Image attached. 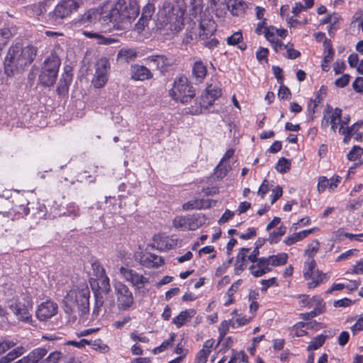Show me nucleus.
<instances>
[{
  "label": "nucleus",
  "instance_id": "1",
  "mask_svg": "<svg viewBox=\"0 0 363 363\" xmlns=\"http://www.w3.org/2000/svg\"><path fill=\"white\" fill-rule=\"evenodd\" d=\"M139 14L136 0H118L102 16V24H110L116 30L128 29Z\"/></svg>",
  "mask_w": 363,
  "mask_h": 363
},
{
  "label": "nucleus",
  "instance_id": "2",
  "mask_svg": "<svg viewBox=\"0 0 363 363\" xmlns=\"http://www.w3.org/2000/svg\"><path fill=\"white\" fill-rule=\"evenodd\" d=\"M36 53V49L31 45L23 47L20 43L12 45L4 60L6 75L11 77L24 71L34 60Z\"/></svg>",
  "mask_w": 363,
  "mask_h": 363
},
{
  "label": "nucleus",
  "instance_id": "3",
  "mask_svg": "<svg viewBox=\"0 0 363 363\" xmlns=\"http://www.w3.org/2000/svg\"><path fill=\"white\" fill-rule=\"evenodd\" d=\"M90 291L87 286L72 289L67 291L63 299V309L74 321L77 315L82 316L89 311Z\"/></svg>",
  "mask_w": 363,
  "mask_h": 363
},
{
  "label": "nucleus",
  "instance_id": "4",
  "mask_svg": "<svg viewBox=\"0 0 363 363\" xmlns=\"http://www.w3.org/2000/svg\"><path fill=\"white\" fill-rule=\"evenodd\" d=\"M184 10L177 4L164 1L157 13L159 28L178 33L184 26Z\"/></svg>",
  "mask_w": 363,
  "mask_h": 363
},
{
  "label": "nucleus",
  "instance_id": "5",
  "mask_svg": "<svg viewBox=\"0 0 363 363\" xmlns=\"http://www.w3.org/2000/svg\"><path fill=\"white\" fill-rule=\"evenodd\" d=\"M94 270H96V274L99 277L97 280L98 289H94L95 303L93 309V315L97 316L104 303V296L109 294L111 291V286L109 284V278L104 275V269L99 264L94 263L93 264Z\"/></svg>",
  "mask_w": 363,
  "mask_h": 363
},
{
  "label": "nucleus",
  "instance_id": "6",
  "mask_svg": "<svg viewBox=\"0 0 363 363\" xmlns=\"http://www.w3.org/2000/svg\"><path fill=\"white\" fill-rule=\"evenodd\" d=\"M169 95L175 101L186 104L194 98L196 92L188 79L180 76L175 78Z\"/></svg>",
  "mask_w": 363,
  "mask_h": 363
},
{
  "label": "nucleus",
  "instance_id": "7",
  "mask_svg": "<svg viewBox=\"0 0 363 363\" xmlns=\"http://www.w3.org/2000/svg\"><path fill=\"white\" fill-rule=\"evenodd\" d=\"M82 0H60L52 11L49 12L48 21L52 24H60L80 6Z\"/></svg>",
  "mask_w": 363,
  "mask_h": 363
},
{
  "label": "nucleus",
  "instance_id": "8",
  "mask_svg": "<svg viewBox=\"0 0 363 363\" xmlns=\"http://www.w3.org/2000/svg\"><path fill=\"white\" fill-rule=\"evenodd\" d=\"M220 0H210L211 6L217 16H223L228 9L232 15L239 16L242 15L247 8V4L242 0H223L220 5L218 4Z\"/></svg>",
  "mask_w": 363,
  "mask_h": 363
},
{
  "label": "nucleus",
  "instance_id": "9",
  "mask_svg": "<svg viewBox=\"0 0 363 363\" xmlns=\"http://www.w3.org/2000/svg\"><path fill=\"white\" fill-rule=\"evenodd\" d=\"M60 66V60L58 57L52 55L48 57L39 76L40 82L46 86H52L56 82Z\"/></svg>",
  "mask_w": 363,
  "mask_h": 363
},
{
  "label": "nucleus",
  "instance_id": "10",
  "mask_svg": "<svg viewBox=\"0 0 363 363\" xmlns=\"http://www.w3.org/2000/svg\"><path fill=\"white\" fill-rule=\"evenodd\" d=\"M113 288L118 310H128L134 303V297L132 291L125 284L121 281L115 282Z\"/></svg>",
  "mask_w": 363,
  "mask_h": 363
},
{
  "label": "nucleus",
  "instance_id": "11",
  "mask_svg": "<svg viewBox=\"0 0 363 363\" xmlns=\"http://www.w3.org/2000/svg\"><path fill=\"white\" fill-rule=\"evenodd\" d=\"M96 70L92 83L96 88L103 87L108 81L110 63L106 57L99 59L95 65Z\"/></svg>",
  "mask_w": 363,
  "mask_h": 363
},
{
  "label": "nucleus",
  "instance_id": "12",
  "mask_svg": "<svg viewBox=\"0 0 363 363\" xmlns=\"http://www.w3.org/2000/svg\"><path fill=\"white\" fill-rule=\"evenodd\" d=\"M120 274L122 277L126 281L130 282L133 287L140 289L145 286L149 282L147 277L143 274L138 273L132 269L121 267L119 269Z\"/></svg>",
  "mask_w": 363,
  "mask_h": 363
},
{
  "label": "nucleus",
  "instance_id": "13",
  "mask_svg": "<svg viewBox=\"0 0 363 363\" xmlns=\"http://www.w3.org/2000/svg\"><path fill=\"white\" fill-rule=\"evenodd\" d=\"M203 218L204 217L200 215H194L188 217L177 216L173 220V225L176 228L193 230L202 225Z\"/></svg>",
  "mask_w": 363,
  "mask_h": 363
},
{
  "label": "nucleus",
  "instance_id": "14",
  "mask_svg": "<svg viewBox=\"0 0 363 363\" xmlns=\"http://www.w3.org/2000/svg\"><path fill=\"white\" fill-rule=\"evenodd\" d=\"M221 96V89L218 84H208L201 95V108L207 109L212 106L214 101Z\"/></svg>",
  "mask_w": 363,
  "mask_h": 363
},
{
  "label": "nucleus",
  "instance_id": "15",
  "mask_svg": "<svg viewBox=\"0 0 363 363\" xmlns=\"http://www.w3.org/2000/svg\"><path fill=\"white\" fill-rule=\"evenodd\" d=\"M101 9H92L86 11L79 17L78 20L79 25L80 26H89L99 21L102 23V16L104 15Z\"/></svg>",
  "mask_w": 363,
  "mask_h": 363
},
{
  "label": "nucleus",
  "instance_id": "16",
  "mask_svg": "<svg viewBox=\"0 0 363 363\" xmlns=\"http://www.w3.org/2000/svg\"><path fill=\"white\" fill-rule=\"evenodd\" d=\"M57 312V305L50 301L42 303L36 311V316L40 320H46L54 316Z\"/></svg>",
  "mask_w": 363,
  "mask_h": 363
},
{
  "label": "nucleus",
  "instance_id": "17",
  "mask_svg": "<svg viewBox=\"0 0 363 363\" xmlns=\"http://www.w3.org/2000/svg\"><path fill=\"white\" fill-rule=\"evenodd\" d=\"M31 306L29 303L27 304L21 301H17L14 304L10 305L12 312L16 315L19 320L28 323L31 320L30 309Z\"/></svg>",
  "mask_w": 363,
  "mask_h": 363
},
{
  "label": "nucleus",
  "instance_id": "18",
  "mask_svg": "<svg viewBox=\"0 0 363 363\" xmlns=\"http://www.w3.org/2000/svg\"><path fill=\"white\" fill-rule=\"evenodd\" d=\"M145 61L149 66H152L161 72L167 71L171 65V60L163 55H154L148 56Z\"/></svg>",
  "mask_w": 363,
  "mask_h": 363
},
{
  "label": "nucleus",
  "instance_id": "19",
  "mask_svg": "<svg viewBox=\"0 0 363 363\" xmlns=\"http://www.w3.org/2000/svg\"><path fill=\"white\" fill-rule=\"evenodd\" d=\"M250 273L255 277H260L272 271V267L267 257H259L257 262L253 263L250 267Z\"/></svg>",
  "mask_w": 363,
  "mask_h": 363
},
{
  "label": "nucleus",
  "instance_id": "20",
  "mask_svg": "<svg viewBox=\"0 0 363 363\" xmlns=\"http://www.w3.org/2000/svg\"><path fill=\"white\" fill-rule=\"evenodd\" d=\"M215 31L216 25L212 18L206 16L200 19L199 35L201 40H207Z\"/></svg>",
  "mask_w": 363,
  "mask_h": 363
},
{
  "label": "nucleus",
  "instance_id": "21",
  "mask_svg": "<svg viewBox=\"0 0 363 363\" xmlns=\"http://www.w3.org/2000/svg\"><path fill=\"white\" fill-rule=\"evenodd\" d=\"M155 6L152 3H148L145 6H144L142 11L141 17L135 24V29L138 30V32L140 33L142 30H143L145 27L147 26L148 22L155 13Z\"/></svg>",
  "mask_w": 363,
  "mask_h": 363
},
{
  "label": "nucleus",
  "instance_id": "22",
  "mask_svg": "<svg viewBox=\"0 0 363 363\" xmlns=\"http://www.w3.org/2000/svg\"><path fill=\"white\" fill-rule=\"evenodd\" d=\"M142 265L148 268H157L164 264V260L161 257L155 254H143L140 259Z\"/></svg>",
  "mask_w": 363,
  "mask_h": 363
},
{
  "label": "nucleus",
  "instance_id": "23",
  "mask_svg": "<svg viewBox=\"0 0 363 363\" xmlns=\"http://www.w3.org/2000/svg\"><path fill=\"white\" fill-rule=\"evenodd\" d=\"M339 176L333 177L328 179L326 177L321 176L318 178L317 189L319 192H323L327 188L330 191H333L340 182Z\"/></svg>",
  "mask_w": 363,
  "mask_h": 363
},
{
  "label": "nucleus",
  "instance_id": "24",
  "mask_svg": "<svg viewBox=\"0 0 363 363\" xmlns=\"http://www.w3.org/2000/svg\"><path fill=\"white\" fill-rule=\"evenodd\" d=\"M215 204L216 201L210 199H194L184 203L182 206L183 209L189 211L192 209L208 208L211 207L212 204Z\"/></svg>",
  "mask_w": 363,
  "mask_h": 363
},
{
  "label": "nucleus",
  "instance_id": "25",
  "mask_svg": "<svg viewBox=\"0 0 363 363\" xmlns=\"http://www.w3.org/2000/svg\"><path fill=\"white\" fill-rule=\"evenodd\" d=\"M132 79L135 80L144 81L152 77V73L146 67L135 65L131 67Z\"/></svg>",
  "mask_w": 363,
  "mask_h": 363
},
{
  "label": "nucleus",
  "instance_id": "26",
  "mask_svg": "<svg viewBox=\"0 0 363 363\" xmlns=\"http://www.w3.org/2000/svg\"><path fill=\"white\" fill-rule=\"evenodd\" d=\"M207 69L201 60L196 61L192 67V76L197 82H201L206 77Z\"/></svg>",
  "mask_w": 363,
  "mask_h": 363
},
{
  "label": "nucleus",
  "instance_id": "27",
  "mask_svg": "<svg viewBox=\"0 0 363 363\" xmlns=\"http://www.w3.org/2000/svg\"><path fill=\"white\" fill-rule=\"evenodd\" d=\"M137 57V52L133 48H123L117 54V61L121 63H128Z\"/></svg>",
  "mask_w": 363,
  "mask_h": 363
},
{
  "label": "nucleus",
  "instance_id": "28",
  "mask_svg": "<svg viewBox=\"0 0 363 363\" xmlns=\"http://www.w3.org/2000/svg\"><path fill=\"white\" fill-rule=\"evenodd\" d=\"M196 314L194 309H187L182 311L180 313L172 319V323L178 328H181L187 321L190 320Z\"/></svg>",
  "mask_w": 363,
  "mask_h": 363
},
{
  "label": "nucleus",
  "instance_id": "29",
  "mask_svg": "<svg viewBox=\"0 0 363 363\" xmlns=\"http://www.w3.org/2000/svg\"><path fill=\"white\" fill-rule=\"evenodd\" d=\"M250 248L242 247L238 252L235 264V273L239 275L246 267L247 253L249 252Z\"/></svg>",
  "mask_w": 363,
  "mask_h": 363
},
{
  "label": "nucleus",
  "instance_id": "30",
  "mask_svg": "<svg viewBox=\"0 0 363 363\" xmlns=\"http://www.w3.org/2000/svg\"><path fill=\"white\" fill-rule=\"evenodd\" d=\"M72 74L66 72L65 74H62L57 88V92L59 95H65L67 94L69 86L72 82Z\"/></svg>",
  "mask_w": 363,
  "mask_h": 363
},
{
  "label": "nucleus",
  "instance_id": "31",
  "mask_svg": "<svg viewBox=\"0 0 363 363\" xmlns=\"http://www.w3.org/2000/svg\"><path fill=\"white\" fill-rule=\"evenodd\" d=\"M315 230V228H313L308 230H304L296 233H294L293 235L285 238V239L284 240V242L287 245H291L296 243V242H298L303 240V238H306L308 235L313 233Z\"/></svg>",
  "mask_w": 363,
  "mask_h": 363
},
{
  "label": "nucleus",
  "instance_id": "32",
  "mask_svg": "<svg viewBox=\"0 0 363 363\" xmlns=\"http://www.w3.org/2000/svg\"><path fill=\"white\" fill-rule=\"evenodd\" d=\"M311 277H311L309 279L311 281L307 284L308 287L309 289H314L317 287L319 284L328 280L327 274L323 273L318 269H316V270L313 274V276Z\"/></svg>",
  "mask_w": 363,
  "mask_h": 363
},
{
  "label": "nucleus",
  "instance_id": "33",
  "mask_svg": "<svg viewBox=\"0 0 363 363\" xmlns=\"http://www.w3.org/2000/svg\"><path fill=\"white\" fill-rule=\"evenodd\" d=\"M26 352L23 346H19L9 352L6 355L0 359V363H10Z\"/></svg>",
  "mask_w": 363,
  "mask_h": 363
},
{
  "label": "nucleus",
  "instance_id": "34",
  "mask_svg": "<svg viewBox=\"0 0 363 363\" xmlns=\"http://www.w3.org/2000/svg\"><path fill=\"white\" fill-rule=\"evenodd\" d=\"M83 35L89 38H95L97 40L99 44L101 45H109L113 43L117 42V40L114 38H106L99 33L91 32V31H83Z\"/></svg>",
  "mask_w": 363,
  "mask_h": 363
},
{
  "label": "nucleus",
  "instance_id": "35",
  "mask_svg": "<svg viewBox=\"0 0 363 363\" xmlns=\"http://www.w3.org/2000/svg\"><path fill=\"white\" fill-rule=\"evenodd\" d=\"M270 267H279L284 265L287 262L288 255L285 252H281L277 255H271L267 257Z\"/></svg>",
  "mask_w": 363,
  "mask_h": 363
},
{
  "label": "nucleus",
  "instance_id": "36",
  "mask_svg": "<svg viewBox=\"0 0 363 363\" xmlns=\"http://www.w3.org/2000/svg\"><path fill=\"white\" fill-rule=\"evenodd\" d=\"M48 350L45 347H38L30 352L27 357L30 363H37L47 354Z\"/></svg>",
  "mask_w": 363,
  "mask_h": 363
},
{
  "label": "nucleus",
  "instance_id": "37",
  "mask_svg": "<svg viewBox=\"0 0 363 363\" xmlns=\"http://www.w3.org/2000/svg\"><path fill=\"white\" fill-rule=\"evenodd\" d=\"M59 216L72 217V218L79 216V206L74 202L67 204L65 211L60 213Z\"/></svg>",
  "mask_w": 363,
  "mask_h": 363
},
{
  "label": "nucleus",
  "instance_id": "38",
  "mask_svg": "<svg viewBox=\"0 0 363 363\" xmlns=\"http://www.w3.org/2000/svg\"><path fill=\"white\" fill-rule=\"evenodd\" d=\"M230 169L231 167L228 162L220 160L219 164L215 168L214 174L218 179H223Z\"/></svg>",
  "mask_w": 363,
  "mask_h": 363
},
{
  "label": "nucleus",
  "instance_id": "39",
  "mask_svg": "<svg viewBox=\"0 0 363 363\" xmlns=\"http://www.w3.org/2000/svg\"><path fill=\"white\" fill-rule=\"evenodd\" d=\"M316 262L314 259H307L304 263L303 277L306 280H309L313 274L316 270Z\"/></svg>",
  "mask_w": 363,
  "mask_h": 363
},
{
  "label": "nucleus",
  "instance_id": "40",
  "mask_svg": "<svg viewBox=\"0 0 363 363\" xmlns=\"http://www.w3.org/2000/svg\"><path fill=\"white\" fill-rule=\"evenodd\" d=\"M286 232V228L284 225H281L277 230H274L269 233V238L267 240L269 242L270 244L277 243L281 236H283Z\"/></svg>",
  "mask_w": 363,
  "mask_h": 363
},
{
  "label": "nucleus",
  "instance_id": "41",
  "mask_svg": "<svg viewBox=\"0 0 363 363\" xmlns=\"http://www.w3.org/2000/svg\"><path fill=\"white\" fill-rule=\"evenodd\" d=\"M327 336L323 334L315 337L308 344L307 347L308 351L315 350L320 348L325 342Z\"/></svg>",
  "mask_w": 363,
  "mask_h": 363
},
{
  "label": "nucleus",
  "instance_id": "42",
  "mask_svg": "<svg viewBox=\"0 0 363 363\" xmlns=\"http://www.w3.org/2000/svg\"><path fill=\"white\" fill-rule=\"evenodd\" d=\"M50 2L48 0H43L38 4L33 5V11L37 16L44 15L50 6Z\"/></svg>",
  "mask_w": 363,
  "mask_h": 363
},
{
  "label": "nucleus",
  "instance_id": "43",
  "mask_svg": "<svg viewBox=\"0 0 363 363\" xmlns=\"http://www.w3.org/2000/svg\"><path fill=\"white\" fill-rule=\"evenodd\" d=\"M242 34L241 32L238 31V32L234 33L230 36H229L227 38L226 41L228 45H238V48H240L242 50H244L246 48V45L242 46V45H239V43L240 41H242Z\"/></svg>",
  "mask_w": 363,
  "mask_h": 363
},
{
  "label": "nucleus",
  "instance_id": "44",
  "mask_svg": "<svg viewBox=\"0 0 363 363\" xmlns=\"http://www.w3.org/2000/svg\"><path fill=\"white\" fill-rule=\"evenodd\" d=\"M341 116L342 110L339 108H335L330 117V123L331 125V129L333 131H335V130L337 129V124L340 123Z\"/></svg>",
  "mask_w": 363,
  "mask_h": 363
},
{
  "label": "nucleus",
  "instance_id": "45",
  "mask_svg": "<svg viewBox=\"0 0 363 363\" xmlns=\"http://www.w3.org/2000/svg\"><path fill=\"white\" fill-rule=\"evenodd\" d=\"M320 247V243L317 240H313L310 242L305 251V255L308 257V259H313V257L318 252Z\"/></svg>",
  "mask_w": 363,
  "mask_h": 363
},
{
  "label": "nucleus",
  "instance_id": "46",
  "mask_svg": "<svg viewBox=\"0 0 363 363\" xmlns=\"http://www.w3.org/2000/svg\"><path fill=\"white\" fill-rule=\"evenodd\" d=\"M154 241L157 248L160 250H167L172 247V245L169 243L167 238L157 237L155 238Z\"/></svg>",
  "mask_w": 363,
  "mask_h": 363
},
{
  "label": "nucleus",
  "instance_id": "47",
  "mask_svg": "<svg viewBox=\"0 0 363 363\" xmlns=\"http://www.w3.org/2000/svg\"><path fill=\"white\" fill-rule=\"evenodd\" d=\"M313 311L317 313L318 315L323 313L325 310V304L323 300L318 296H314L312 297Z\"/></svg>",
  "mask_w": 363,
  "mask_h": 363
},
{
  "label": "nucleus",
  "instance_id": "48",
  "mask_svg": "<svg viewBox=\"0 0 363 363\" xmlns=\"http://www.w3.org/2000/svg\"><path fill=\"white\" fill-rule=\"evenodd\" d=\"M230 327L233 328V320H223L220 323V326L218 328L219 341L223 339V337L229 331Z\"/></svg>",
  "mask_w": 363,
  "mask_h": 363
},
{
  "label": "nucleus",
  "instance_id": "49",
  "mask_svg": "<svg viewBox=\"0 0 363 363\" xmlns=\"http://www.w3.org/2000/svg\"><path fill=\"white\" fill-rule=\"evenodd\" d=\"M336 236L339 237L340 239L342 237L347 238L350 240L362 241L363 234H352L349 233H345L342 230L340 229L336 232Z\"/></svg>",
  "mask_w": 363,
  "mask_h": 363
},
{
  "label": "nucleus",
  "instance_id": "50",
  "mask_svg": "<svg viewBox=\"0 0 363 363\" xmlns=\"http://www.w3.org/2000/svg\"><path fill=\"white\" fill-rule=\"evenodd\" d=\"M290 167L291 162L284 157L279 159L276 165V169L281 173H286Z\"/></svg>",
  "mask_w": 363,
  "mask_h": 363
},
{
  "label": "nucleus",
  "instance_id": "51",
  "mask_svg": "<svg viewBox=\"0 0 363 363\" xmlns=\"http://www.w3.org/2000/svg\"><path fill=\"white\" fill-rule=\"evenodd\" d=\"M176 335L173 333H170L169 338L164 341L160 346L153 350L154 354H158L165 350L174 340Z\"/></svg>",
  "mask_w": 363,
  "mask_h": 363
},
{
  "label": "nucleus",
  "instance_id": "52",
  "mask_svg": "<svg viewBox=\"0 0 363 363\" xmlns=\"http://www.w3.org/2000/svg\"><path fill=\"white\" fill-rule=\"evenodd\" d=\"M92 349L95 350H98L101 352V353H106L109 351V347L107 345L103 343L101 340H96L91 342V344Z\"/></svg>",
  "mask_w": 363,
  "mask_h": 363
},
{
  "label": "nucleus",
  "instance_id": "53",
  "mask_svg": "<svg viewBox=\"0 0 363 363\" xmlns=\"http://www.w3.org/2000/svg\"><path fill=\"white\" fill-rule=\"evenodd\" d=\"M363 155V148L358 146H354L352 149L349 152L347 157L349 160L355 161Z\"/></svg>",
  "mask_w": 363,
  "mask_h": 363
},
{
  "label": "nucleus",
  "instance_id": "54",
  "mask_svg": "<svg viewBox=\"0 0 363 363\" xmlns=\"http://www.w3.org/2000/svg\"><path fill=\"white\" fill-rule=\"evenodd\" d=\"M130 337L133 341L140 342L143 343H147L149 338L144 335V333H140L138 331H133L130 333Z\"/></svg>",
  "mask_w": 363,
  "mask_h": 363
},
{
  "label": "nucleus",
  "instance_id": "55",
  "mask_svg": "<svg viewBox=\"0 0 363 363\" xmlns=\"http://www.w3.org/2000/svg\"><path fill=\"white\" fill-rule=\"evenodd\" d=\"M298 298H300L299 304L301 306L307 308L313 307L312 298H309L308 295H298Z\"/></svg>",
  "mask_w": 363,
  "mask_h": 363
},
{
  "label": "nucleus",
  "instance_id": "56",
  "mask_svg": "<svg viewBox=\"0 0 363 363\" xmlns=\"http://www.w3.org/2000/svg\"><path fill=\"white\" fill-rule=\"evenodd\" d=\"M276 33V28L274 27L267 28L264 31L265 38L270 43H274V40L278 39Z\"/></svg>",
  "mask_w": 363,
  "mask_h": 363
},
{
  "label": "nucleus",
  "instance_id": "57",
  "mask_svg": "<svg viewBox=\"0 0 363 363\" xmlns=\"http://www.w3.org/2000/svg\"><path fill=\"white\" fill-rule=\"evenodd\" d=\"M16 345V342L13 340H4L0 342V355L14 347Z\"/></svg>",
  "mask_w": 363,
  "mask_h": 363
},
{
  "label": "nucleus",
  "instance_id": "58",
  "mask_svg": "<svg viewBox=\"0 0 363 363\" xmlns=\"http://www.w3.org/2000/svg\"><path fill=\"white\" fill-rule=\"evenodd\" d=\"M211 350L206 349L201 350L196 357L197 363H206L207 362L208 356L209 355Z\"/></svg>",
  "mask_w": 363,
  "mask_h": 363
},
{
  "label": "nucleus",
  "instance_id": "59",
  "mask_svg": "<svg viewBox=\"0 0 363 363\" xmlns=\"http://www.w3.org/2000/svg\"><path fill=\"white\" fill-rule=\"evenodd\" d=\"M350 77L349 74H345L335 80V84L338 87H345L346 85L348 84L350 82Z\"/></svg>",
  "mask_w": 363,
  "mask_h": 363
},
{
  "label": "nucleus",
  "instance_id": "60",
  "mask_svg": "<svg viewBox=\"0 0 363 363\" xmlns=\"http://www.w3.org/2000/svg\"><path fill=\"white\" fill-rule=\"evenodd\" d=\"M290 96L291 92L289 89L281 84L278 91V96L282 99H288L290 98Z\"/></svg>",
  "mask_w": 363,
  "mask_h": 363
},
{
  "label": "nucleus",
  "instance_id": "61",
  "mask_svg": "<svg viewBox=\"0 0 363 363\" xmlns=\"http://www.w3.org/2000/svg\"><path fill=\"white\" fill-rule=\"evenodd\" d=\"M250 318H247L245 317H240L237 318L235 320H233V328H236L242 325L247 324L250 321Z\"/></svg>",
  "mask_w": 363,
  "mask_h": 363
},
{
  "label": "nucleus",
  "instance_id": "62",
  "mask_svg": "<svg viewBox=\"0 0 363 363\" xmlns=\"http://www.w3.org/2000/svg\"><path fill=\"white\" fill-rule=\"evenodd\" d=\"M242 279H238L231 285V286L227 291V296L228 297L233 296L234 293L238 291L242 284Z\"/></svg>",
  "mask_w": 363,
  "mask_h": 363
},
{
  "label": "nucleus",
  "instance_id": "63",
  "mask_svg": "<svg viewBox=\"0 0 363 363\" xmlns=\"http://www.w3.org/2000/svg\"><path fill=\"white\" fill-rule=\"evenodd\" d=\"M346 68V65L343 60H337L334 65V72L335 74H340L343 72Z\"/></svg>",
  "mask_w": 363,
  "mask_h": 363
},
{
  "label": "nucleus",
  "instance_id": "64",
  "mask_svg": "<svg viewBox=\"0 0 363 363\" xmlns=\"http://www.w3.org/2000/svg\"><path fill=\"white\" fill-rule=\"evenodd\" d=\"M352 87L355 91L361 93L363 91V77H357L352 83Z\"/></svg>",
  "mask_w": 363,
  "mask_h": 363
}]
</instances>
